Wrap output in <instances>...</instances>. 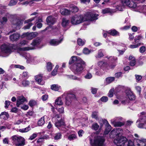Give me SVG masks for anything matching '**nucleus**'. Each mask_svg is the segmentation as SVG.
Segmentation results:
<instances>
[{
	"mask_svg": "<svg viewBox=\"0 0 146 146\" xmlns=\"http://www.w3.org/2000/svg\"><path fill=\"white\" fill-rule=\"evenodd\" d=\"M37 136V134L36 133L33 134L29 138L31 140H32L34 139Z\"/></svg>",
	"mask_w": 146,
	"mask_h": 146,
	"instance_id": "nucleus-61",
	"label": "nucleus"
},
{
	"mask_svg": "<svg viewBox=\"0 0 146 146\" xmlns=\"http://www.w3.org/2000/svg\"><path fill=\"white\" fill-rule=\"evenodd\" d=\"M112 10L109 8H106L105 9H103L102 11V12L103 14H106L108 13H112L114 12Z\"/></svg>",
	"mask_w": 146,
	"mask_h": 146,
	"instance_id": "nucleus-33",
	"label": "nucleus"
},
{
	"mask_svg": "<svg viewBox=\"0 0 146 146\" xmlns=\"http://www.w3.org/2000/svg\"><path fill=\"white\" fill-rule=\"evenodd\" d=\"M136 143H135L134 144L133 142L132 141L130 140L128 141V143L127 144V146H133V145L134 146V145Z\"/></svg>",
	"mask_w": 146,
	"mask_h": 146,
	"instance_id": "nucleus-63",
	"label": "nucleus"
},
{
	"mask_svg": "<svg viewBox=\"0 0 146 146\" xmlns=\"http://www.w3.org/2000/svg\"><path fill=\"white\" fill-rule=\"evenodd\" d=\"M9 116V114L8 113L5 112H2L0 114V118L4 119L5 117V116L6 117L8 118Z\"/></svg>",
	"mask_w": 146,
	"mask_h": 146,
	"instance_id": "nucleus-31",
	"label": "nucleus"
},
{
	"mask_svg": "<svg viewBox=\"0 0 146 146\" xmlns=\"http://www.w3.org/2000/svg\"><path fill=\"white\" fill-rule=\"evenodd\" d=\"M1 49L2 51L4 53H10L11 52V50L9 47L5 44L2 45L1 46Z\"/></svg>",
	"mask_w": 146,
	"mask_h": 146,
	"instance_id": "nucleus-12",
	"label": "nucleus"
},
{
	"mask_svg": "<svg viewBox=\"0 0 146 146\" xmlns=\"http://www.w3.org/2000/svg\"><path fill=\"white\" fill-rule=\"evenodd\" d=\"M100 100L103 102H106L108 100V98L107 96H104L102 97Z\"/></svg>",
	"mask_w": 146,
	"mask_h": 146,
	"instance_id": "nucleus-51",
	"label": "nucleus"
},
{
	"mask_svg": "<svg viewBox=\"0 0 146 146\" xmlns=\"http://www.w3.org/2000/svg\"><path fill=\"white\" fill-rule=\"evenodd\" d=\"M11 139L13 143L16 146H23L25 144V139L21 137H18L16 135L12 136Z\"/></svg>",
	"mask_w": 146,
	"mask_h": 146,
	"instance_id": "nucleus-2",
	"label": "nucleus"
},
{
	"mask_svg": "<svg viewBox=\"0 0 146 146\" xmlns=\"http://www.w3.org/2000/svg\"><path fill=\"white\" fill-rule=\"evenodd\" d=\"M98 66L100 67H102L104 66L106 64V63L103 61H101L98 62Z\"/></svg>",
	"mask_w": 146,
	"mask_h": 146,
	"instance_id": "nucleus-53",
	"label": "nucleus"
},
{
	"mask_svg": "<svg viewBox=\"0 0 146 146\" xmlns=\"http://www.w3.org/2000/svg\"><path fill=\"white\" fill-rule=\"evenodd\" d=\"M20 50H23V51H27L28 50H32L33 49V48H31L30 47H26L24 48H20Z\"/></svg>",
	"mask_w": 146,
	"mask_h": 146,
	"instance_id": "nucleus-47",
	"label": "nucleus"
},
{
	"mask_svg": "<svg viewBox=\"0 0 146 146\" xmlns=\"http://www.w3.org/2000/svg\"><path fill=\"white\" fill-rule=\"evenodd\" d=\"M111 122L115 127H121L123 126L125 124V123L123 122H121L120 121H115L111 120Z\"/></svg>",
	"mask_w": 146,
	"mask_h": 146,
	"instance_id": "nucleus-22",
	"label": "nucleus"
},
{
	"mask_svg": "<svg viewBox=\"0 0 146 146\" xmlns=\"http://www.w3.org/2000/svg\"><path fill=\"white\" fill-rule=\"evenodd\" d=\"M33 25V24L32 23H29L27 25L25 26L23 28L24 29H29L30 27Z\"/></svg>",
	"mask_w": 146,
	"mask_h": 146,
	"instance_id": "nucleus-40",
	"label": "nucleus"
},
{
	"mask_svg": "<svg viewBox=\"0 0 146 146\" xmlns=\"http://www.w3.org/2000/svg\"><path fill=\"white\" fill-rule=\"evenodd\" d=\"M26 101V99L23 96H19L18 99L17 100V107H19L20 105L22 104L25 101Z\"/></svg>",
	"mask_w": 146,
	"mask_h": 146,
	"instance_id": "nucleus-13",
	"label": "nucleus"
},
{
	"mask_svg": "<svg viewBox=\"0 0 146 146\" xmlns=\"http://www.w3.org/2000/svg\"><path fill=\"white\" fill-rule=\"evenodd\" d=\"M92 77L91 74L90 73H88L84 76L85 78L87 79H90Z\"/></svg>",
	"mask_w": 146,
	"mask_h": 146,
	"instance_id": "nucleus-56",
	"label": "nucleus"
},
{
	"mask_svg": "<svg viewBox=\"0 0 146 146\" xmlns=\"http://www.w3.org/2000/svg\"><path fill=\"white\" fill-rule=\"evenodd\" d=\"M83 52L85 54H88L90 52V50L87 48H84L83 50Z\"/></svg>",
	"mask_w": 146,
	"mask_h": 146,
	"instance_id": "nucleus-55",
	"label": "nucleus"
},
{
	"mask_svg": "<svg viewBox=\"0 0 146 146\" xmlns=\"http://www.w3.org/2000/svg\"><path fill=\"white\" fill-rule=\"evenodd\" d=\"M134 146H146V139H137Z\"/></svg>",
	"mask_w": 146,
	"mask_h": 146,
	"instance_id": "nucleus-11",
	"label": "nucleus"
},
{
	"mask_svg": "<svg viewBox=\"0 0 146 146\" xmlns=\"http://www.w3.org/2000/svg\"><path fill=\"white\" fill-rule=\"evenodd\" d=\"M80 59L81 58H78L77 56H72L71 57V59L70 60L69 63L70 64H71L74 63V62H76L77 60L79 59Z\"/></svg>",
	"mask_w": 146,
	"mask_h": 146,
	"instance_id": "nucleus-26",
	"label": "nucleus"
},
{
	"mask_svg": "<svg viewBox=\"0 0 146 146\" xmlns=\"http://www.w3.org/2000/svg\"><path fill=\"white\" fill-rule=\"evenodd\" d=\"M98 16V14H93L92 15L91 18H90V20L91 21H93L97 19V17Z\"/></svg>",
	"mask_w": 146,
	"mask_h": 146,
	"instance_id": "nucleus-48",
	"label": "nucleus"
},
{
	"mask_svg": "<svg viewBox=\"0 0 146 146\" xmlns=\"http://www.w3.org/2000/svg\"><path fill=\"white\" fill-rule=\"evenodd\" d=\"M45 116H44L42 117L38 121L37 124L39 126H41L43 125L44 123V117Z\"/></svg>",
	"mask_w": 146,
	"mask_h": 146,
	"instance_id": "nucleus-28",
	"label": "nucleus"
},
{
	"mask_svg": "<svg viewBox=\"0 0 146 146\" xmlns=\"http://www.w3.org/2000/svg\"><path fill=\"white\" fill-rule=\"evenodd\" d=\"M17 3V0H11L9 5L10 6H13L15 5Z\"/></svg>",
	"mask_w": 146,
	"mask_h": 146,
	"instance_id": "nucleus-39",
	"label": "nucleus"
},
{
	"mask_svg": "<svg viewBox=\"0 0 146 146\" xmlns=\"http://www.w3.org/2000/svg\"><path fill=\"white\" fill-rule=\"evenodd\" d=\"M143 43H140L135 45H130V48H137L140 45H143Z\"/></svg>",
	"mask_w": 146,
	"mask_h": 146,
	"instance_id": "nucleus-44",
	"label": "nucleus"
},
{
	"mask_svg": "<svg viewBox=\"0 0 146 146\" xmlns=\"http://www.w3.org/2000/svg\"><path fill=\"white\" fill-rule=\"evenodd\" d=\"M68 8L69 9H71L70 11L72 13H76L79 10L78 8L76 6L73 4H72L70 5Z\"/></svg>",
	"mask_w": 146,
	"mask_h": 146,
	"instance_id": "nucleus-19",
	"label": "nucleus"
},
{
	"mask_svg": "<svg viewBox=\"0 0 146 146\" xmlns=\"http://www.w3.org/2000/svg\"><path fill=\"white\" fill-rule=\"evenodd\" d=\"M108 125L106 126V128L104 132V134L106 135L108 134L111 129V127L110 124H108Z\"/></svg>",
	"mask_w": 146,
	"mask_h": 146,
	"instance_id": "nucleus-29",
	"label": "nucleus"
},
{
	"mask_svg": "<svg viewBox=\"0 0 146 146\" xmlns=\"http://www.w3.org/2000/svg\"><path fill=\"white\" fill-rule=\"evenodd\" d=\"M41 98L43 101H45L48 99V95L45 94L42 96Z\"/></svg>",
	"mask_w": 146,
	"mask_h": 146,
	"instance_id": "nucleus-59",
	"label": "nucleus"
},
{
	"mask_svg": "<svg viewBox=\"0 0 146 146\" xmlns=\"http://www.w3.org/2000/svg\"><path fill=\"white\" fill-rule=\"evenodd\" d=\"M126 141V137L123 136H120L119 137L114 140V143L117 146H122L125 144Z\"/></svg>",
	"mask_w": 146,
	"mask_h": 146,
	"instance_id": "nucleus-7",
	"label": "nucleus"
},
{
	"mask_svg": "<svg viewBox=\"0 0 146 146\" xmlns=\"http://www.w3.org/2000/svg\"><path fill=\"white\" fill-rule=\"evenodd\" d=\"M121 2L123 5L128 6L130 8H135L137 7L136 4L132 0H123Z\"/></svg>",
	"mask_w": 146,
	"mask_h": 146,
	"instance_id": "nucleus-9",
	"label": "nucleus"
},
{
	"mask_svg": "<svg viewBox=\"0 0 146 146\" xmlns=\"http://www.w3.org/2000/svg\"><path fill=\"white\" fill-rule=\"evenodd\" d=\"M123 130L121 128L114 129L110 133V137L112 138L119 137L121 136Z\"/></svg>",
	"mask_w": 146,
	"mask_h": 146,
	"instance_id": "nucleus-6",
	"label": "nucleus"
},
{
	"mask_svg": "<svg viewBox=\"0 0 146 146\" xmlns=\"http://www.w3.org/2000/svg\"><path fill=\"white\" fill-rule=\"evenodd\" d=\"M116 11H122L123 8L124 7L123 6H121V5H117L116 7Z\"/></svg>",
	"mask_w": 146,
	"mask_h": 146,
	"instance_id": "nucleus-42",
	"label": "nucleus"
},
{
	"mask_svg": "<svg viewBox=\"0 0 146 146\" xmlns=\"http://www.w3.org/2000/svg\"><path fill=\"white\" fill-rule=\"evenodd\" d=\"M146 50V47L145 46H142L139 49V51L141 53L144 52Z\"/></svg>",
	"mask_w": 146,
	"mask_h": 146,
	"instance_id": "nucleus-52",
	"label": "nucleus"
},
{
	"mask_svg": "<svg viewBox=\"0 0 146 146\" xmlns=\"http://www.w3.org/2000/svg\"><path fill=\"white\" fill-rule=\"evenodd\" d=\"M77 43L80 46H83L84 44V42L80 38H78L77 40Z\"/></svg>",
	"mask_w": 146,
	"mask_h": 146,
	"instance_id": "nucleus-35",
	"label": "nucleus"
},
{
	"mask_svg": "<svg viewBox=\"0 0 146 146\" xmlns=\"http://www.w3.org/2000/svg\"><path fill=\"white\" fill-rule=\"evenodd\" d=\"M29 82L27 80H24L22 82V85L23 86H26L29 84Z\"/></svg>",
	"mask_w": 146,
	"mask_h": 146,
	"instance_id": "nucleus-45",
	"label": "nucleus"
},
{
	"mask_svg": "<svg viewBox=\"0 0 146 146\" xmlns=\"http://www.w3.org/2000/svg\"><path fill=\"white\" fill-rule=\"evenodd\" d=\"M108 33L113 36L119 35V33L114 29L109 31L108 32Z\"/></svg>",
	"mask_w": 146,
	"mask_h": 146,
	"instance_id": "nucleus-25",
	"label": "nucleus"
},
{
	"mask_svg": "<svg viewBox=\"0 0 146 146\" xmlns=\"http://www.w3.org/2000/svg\"><path fill=\"white\" fill-rule=\"evenodd\" d=\"M60 12L62 15H70L71 11L70 10L67 9L66 8H63L60 9Z\"/></svg>",
	"mask_w": 146,
	"mask_h": 146,
	"instance_id": "nucleus-17",
	"label": "nucleus"
},
{
	"mask_svg": "<svg viewBox=\"0 0 146 146\" xmlns=\"http://www.w3.org/2000/svg\"><path fill=\"white\" fill-rule=\"evenodd\" d=\"M55 103L56 104L58 105H62L63 102L61 97H59L56 100Z\"/></svg>",
	"mask_w": 146,
	"mask_h": 146,
	"instance_id": "nucleus-30",
	"label": "nucleus"
},
{
	"mask_svg": "<svg viewBox=\"0 0 146 146\" xmlns=\"http://www.w3.org/2000/svg\"><path fill=\"white\" fill-rule=\"evenodd\" d=\"M104 56V54L101 50H100L98 51L97 57L98 58H101Z\"/></svg>",
	"mask_w": 146,
	"mask_h": 146,
	"instance_id": "nucleus-49",
	"label": "nucleus"
},
{
	"mask_svg": "<svg viewBox=\"0 0 146 146\" xmlns=\"http://www.w3.org/2000/svg\"><path fill=\"white\" fill-rule=\"evenodd\" d=\"M38 33L36 32H33L31 33H25L22 35V37H26V38L28 40H31L38 36Z\"/></svg>",
	"mask_w": 146,
	"mask_h": 146,
	"instance_id": "nucleus-8",
	"label": "nucleus"
},
{
	"mask_svg": "<svg viewBox=\"0 0 146 146\" xmlns=\"http://www.w3.org/2000/svg\"><path fill=\"white\" fill-rule=\"evenodd\" d=\"M62 40L63 38H61L60 40H58L56 39H53L50 41L49 43L51 45L56 46L60 43Z\"/></svg>",
	"mask_w": 146,
	"mask_h": 146,
	"instance_id": "nucleus-16",
	"label": "nucleus"
},
{
	"mask_svg": "<svg viewBox=\"0 0 146 146\" xmlns=\"http://www.w3.org/2000/svg\"><path fill=\"white\" fill-rule=\"evenodd\" d=\"M60 86L57 84H53L51 86V89L55 91H58L60 88Z\"/></svg>",
	"mask_w": 146,
	"mask_h": 146,
	"instance_id": "nucleus-27",
	"label": "nucleus"
},
{
	"mask_svg": "<svg viewBox=\"0 0 146 146\" xmlns=\"http://www.w3.org/2000/svg\"><path fill=\"white\" fill-rule=\"evenodd\" d=\"M41 40L40 38L37 37L33 40L31 44L34 46L38 45L41 43Z\"/></svg>",
	"mask_w": 146,
	"mask_h": 146,
	"instance_id": "nucleus-18",
	"label": "nucleus"
},
{
	"mask_svg": "<svg viewBox=\"0 0 146 146\" xmlns=\"http://www.w3.org/2000/svg\"><path fill=\"white\" fill-rule=\"evenodd\" d=\"M137 9H138V10H139V9L138 11L140 13L144 12V11H143V10L144 9V7L143 6L138 7Z\"/></svg>",
	"mask_w": 146,
	"mask_h": 146,
	"instance_id": "nucleus-57",
	"label": "nucleus"
},
{
	"mask_svg": "<svg viewBox=\"0 0 146 146\" xmlns=\"http://www.w3.org/2000/svg\"><path fill=\"white\" fill-rule=\"evenodd\" d=\"M20 37V35L19 34L15 33L10 35V38L12 41H17L19 39Z\"/></svg>",
	"mask_w": 146,
	"mask_h": 146,
	"instance_id": "nucleus-15",
	"label": "nucleus"
},
{
	"mask_svg": "<svg viewBox=\"0 0 146 146\" xmlns=\"http://www.w3.org/2000/svg\"><path fill=\"white\" fill-rule=\"evenodd\" d=\"M92 116L93 118H94L96 119H98V112L94 111L92 112Z\"/></svg>",
	"mask_w": 146,
	"mask_h": 146,
	"instance_id": "nucleus-37",
	"label": "nucleus"
},
{
	"mask_svg": "<svg viewBox=\"0 0 146 146\" xmlns=\"http://www.w3.org/2000/svg\"><path fill=\"white\" fill-rule=\"evenodd\" d=\"M104 139L103 137L100 136H97L95 137L94 140V143H92V146H103Z\"/></svg>",
	"mask_w": 146,
	"mask_h": 146,
	"instance_id": "nucleus-4",
	"label": "nucleus"
},
{
	"mask_svg": "<svg viewBox=\"0 0 146 146\" xmlns=\"http://www.w3.org/2000/svg\"><path fill=\"white\" fill-rule=\"evenodd\" d=\"M69 21L68 20L65 18H63L62 19V25L64 27H66L68 25Z\"/></svg>",
	"mask_w": 146,
	"mask_h": 146,
	"instance_id": "nucleus-24",
	"label": "nucleus"
},
{
	"mask_svg": "<svg viewBox=\"0 0 146 146\" xmlns=\"http://www.w3.org/2000/svg\"><path fill=\"white\" fill-rule=\"evenodd\" d=\"M36 104V102L34 100H31L29 102V105L31 107L35 105Z\"/></svg>",
	"mask_w": 146,
	"mask_h": 146,
	"instance_id": "nucleus-50",
	"label": "nucleus"
},
{
	"mask_svg": "<svg viewBox=\"0 0 146 146\" xmlns=\"http://www.w3.org/2000/svg\"><path fill=\"white\" fill-rule=\"evenodd\" d=\"M30 129V127L29 126L27 127H26L25 128H23L22 129H19V131L22 132V133H24L28 131H29Z\"/></svg>",
	"mask_w": 146,
	"mask_h": 146,
	"instance_id": "nucleus-34",
	"label": "nucleus"
},
{
	"mask_svg": "<svg viewBox=\"0 0 146 146\" xmlns=\"http://www.w3.org/2000/svg\"><path fill=\"white\" fill-rule=\"evenodd\" d=\"M114 90L113 89H111L109 91L108 94V96L109 97H111L113 96Z\"/></svg>",
	"mask_w": 146,
	"mask_h": 146,
	"instance_id": "nucleus-43",
	"label": "nucleus"
},
{
	"mask_svg": "<svg viewBox=\"0 0 146 146\" xmlns=\"http://www.w3.org/2000/svg\"><path fill=\"white\" fill-rule=\"evenodd\" d=\"M61 135L60 133H58L56 134L54 137V139L56 140L58 139L61 138Z\"/></svg>",
	"mask_w": 146,
	"mask_h": 146,
	"instance_id": "nucleus-54",
	"label": "nucleus"
},
{
	"mask_svg": "<svg viewBox=\"0 0 146 146\" xmlns=\"http://www.w3.org/2000/svg\"><path fill=\"white\" fill-rule=\"evenodd\" d=\"M62 96L63 97H65V103L66 104L67 106L70 105L72 101L75 99V96L73 94H64Z\"/></svg>",
	"mask_w": 146,
	"mask_h": 146,
	"instance_id": "nucleus-5",
	"label": "nucleus"
},
{
	"mask_svg": "<svg viewBox=\"0 0 146 146\" xmlns=\"http://www.w3.org/2000/svg\"><path fill=\"white\" fill-rule=\"evenodd\" d=\"M47 69L49 71L51 70L52 69V66L51 62H48L47 64Z\"/></svg>",
	"mask_w": 146,
	"mask_h": 146,
	"instance_id": "nucleus-36",
	"label": "nucleus"
},
{
	"mask_svg": "<svg viewBox=\"0 0 146 146\" xmlns=\"http://www.w3.org/2000/svg\"><path fill=\"white\" fill-rule=\"evenodd\" d=\"M42 74H40L35 76V79L36 81H37L39 84L42 85L44 84L43 83L42 84L41 83L42 80Z\"/></svg>",
	"mask_w": 146,
	"mask_h": 146,
	"instance_id": "nucleus-21",
	"label": "nucleus"
},
{
	"mask_svg": "<svg viewBox=\"0 0 146 146\" xmlns=\"http://www.w3.org/2000/svg\"><path fill=\"white\" fill-rule=\"evenodd\" d=\"M85 16L84 15H75L73 17L71 20V23L74 25H77L86 20Z\"/></svg>",
	"mask_w": 146,
	"mask_h": 146,
	"instance_id": "nucleus-3",
	"label": "nucleus"
},
{
	"mask_svg": "<svg viewBox=\"0 0 146 146\" xmlns=\"http://www.w3.org/2000/svg\"><path fill=\"white\" fill-rule=\"evenodd\" d=\"M114 77L107 78L106 79V81L108 84H109L113 81L115 80Z\"/></svg>",
	"mask_w": 146,
	"mask_h": 146,
	"instance_id": "nucleus-32",
	"label": "nucleus"
},
{
	"mask_svg": "<svg viewBox=\"0 0 146 146\" xmlns=\"http://www.w3.org/2000/svg\"><path fill=\"white\" fill-rule=\"evenodd\" d=\"M46 21L48 24L51 25H53L55 23L56 19L52 16H49L47 18Z\"/></svg>",
	"mask_w": 146,
	"mask_h": 146,
	"instance_id": "nucleus-14",
	"label": "nucleus"
},
{
	"mask_svg": "<svg viewBox=\"0 0 146 146\" xmlns=\"http://www.w3.org/2000/svg\"><path fill=\"white\" fill-rule=\"evenodd\" d=\"M55 126L59 129H60V127L62 126H65V123L63 120L61 119L58 120L55 123Z\"/></svg>",
	"mask_w": 146,
	"mask_h": 146,
	"instance_id": "nucleus-20",
	"label": "nucleus"
},
{
	"mask_svg": "<svg viewBox=\"0 0 146 146\" xmlns=\"http://www.w3.org/2000/svg\"><path fill=\"white\" fill-rule=\"evenodd\" d=\"M28 43V42L25 40H23L21 41L20 43L21 46L24 45Z\"/></svg>",
	"mask_w": 146,
	"mask_h": 146,
	"instance_id": "nucleus-60",
	"label": "nucleus"
},
{
	"mask_svg": "<svg viewBox=\"0 0 146 146\" xmlns=\"http://www.w3.org/2000/svg\"><path fill=\"white\" fill-rule=\"evenodd\" d=\"M99 127V126L96 123H95L94 124L92 125V129H94L95 130H97Z\"/></svg>",
	"mask_w": 146,
	"mask_h": 146,
	"instance_id": "nucleus-41",
	"label": "nucleus"
},
{
	"mask_svg": "<svg viewBox=\"0 0 146 146\" xmlns=\"http://www.w3.org/2000/svg\"><path fill=\"white\" fill-rule=\"evenodd\" d=\"M76 135L74 134H72L70 135L68 137V139L70 140L71 141L74 139L76 138Z\"/></svg>",
	"mask_w": 146,
	"mask_h": 146,
	"instance_id": "nucleus-38",
	"label": "nucleus"
},
{
	"mask_svg": "<svg viewBox=\"0 0 146 146\" xmlns=\"http://www.w3.org/2000/svg\"><path fill=\"white\" fill-rule=\"evenodd\" d=\"M86 66L85 62L81 59L77 60L72 66V70L76 74H80Z\"/></svg>",
	"mask_w": 146,
	"mask_h": 146,
	"instance_id": "nucleus-1",
	"label": "nucleus"
},
{
	"mask_svg": "<svg viewBox=\"0 0 146 146\" xmlns=\"http://www.w3.org/2000/svg\"><path fill=\"white\" fill-rule=\"evenodd\" d=\"M23 22L22 20L15 19L13 21L12 24L14 26V27L15 28L17 29H20L19 27L22 25Z\"/></svg>",
	"mask_w": 146,
	"mask_h": 146,
	"instance_id": "nucleus-10",
	"label": "nucleus"
},
{
	"mask_svg": "<svg viewBox=\"0 0 146 146\" xmlns=\"http://www.w3.org/2000/svg\"><path fill=\"white\" fill-rule=\"evenodd\" d=\"M136 61L135 58H133V59L131 60L130 62V65L131 66H133L135 65Z\"/></svg>",
	"mask_w": 146,
	"mask_h": 146,
	"instance_id": "nucleus-46",
	"label": "nucleus"
},
{
	"mask_svg": "<svg viewBox=\"0 0 146 146\" xmlns=\"http://www.w3.org/2000/svg\"><path fill=\"white\" fill-rule=\"evenodd\" d=\"M10 102L9 101L6 100L5 102V108H8V106L10 104Z\"/></svg>",
	"mask_w": 146,
	"mask_h": 146,
	"instance_id": "nucleus-62",
	"label": "nucleus"
},
{
	"mask_svg": "<svg viewBox=\"0 0 146 146\" xmlns=\"http://www.w3.org/2000/svg\"><path fill=\"white\" fill-rule=\"evenodd\" d=\"M127 97L131 100L135 99V97L133 93L131 92H128L127 93Z\"/></svg>",
	"mask_w": 146,
	"mask_h": 146,
	"instance_id": "nucleus-23",
	"label": "nucleus"
},
{
	"mask_svg": "<svg viewBox=\"0 0 146 146\" xmlns=\"http://www.w3.org/2000/svg\"><path fill=\"white\" fill-rule=\"evenodd\" d=\"M122 74V72H117L115 74V77L117 78H119L121 76Z\"/></svg>",
	"mask_w": 146,
	"mask_h": 146,
	"instance_id": "nucleus-58",
	"label": "nucleus"
},
{
	"mask_svg": "<svg viewBox=\"0 0 146 146\" xmlns=\"http://www.w3.org/2000/svg\"><path fill=\"white\" fill-rule=\"evenodd\" d=\"M141 38V36H137V37L135 38V42H138L140 40Z\"/></svg>",
	"mask_w": 146,
	"mask_h": 146,
	"instance_id": "nucleus-64",
	"label": "nucleus"
}]
</instances>
